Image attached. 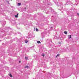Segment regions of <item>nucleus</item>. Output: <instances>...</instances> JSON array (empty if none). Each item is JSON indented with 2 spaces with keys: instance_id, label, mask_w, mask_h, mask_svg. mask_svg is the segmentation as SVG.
<instances>
[{
  "instance_id": "nucleus-1",
  "label": "nucleus",
  "mask_w": 79,
  "mask_h": 79,
  "mask_svg": "<svg viewBox=\"0 0 79 79\" xmlns=\"http://www.w3.org/2000/svg\"><path fill=\"white\" fill-rule=\"evenodd\" d=\"M50 27L51 28H53V27H54V26H53V25H52V24H51L50 25Z\"/></svg>"
},
{
  "instance_id": "nucleus-2",
  "label": "nucleus",
  "mask_w": 79,
  "mask_h": 79,
  "mask_svg": "<svg viewBox=\"0 0 79 79\" xmlns=\"http://www.w3.org/2000/svg\"><path fill=\"white\" fill-rule=\"evenodd\" d=\"M55 3L56 4V5H57V6H59L60 5H59L60 4V3H58V2H56Z\"/></svg>"
},
{
  "instance_id": "nucleus-3",
  "label": "nucleus",
  "mask_w": 79,
  "mask_h": 79,
  "mask_svg": "<svg viewBox=\"0 0 79 79\" xmlns=\"http://www.w3.org/2000/svg\"><path fill=\"white\" fill-rule=\"evenodd\" d=\"M21 5V4L20 3H18L17 5L18 6H20Z\"/></svg>"
},
{
  "instance_id": "nucleus-4",
  "label": "nucleus",
  "mask_w": 79,
  "mask_h": 79,
  "mask_svg": "<svg viewBox=\"0 0 79 79\" xmlns=\"http://www.w3.org/2000/svg\"><path fill=\"white\" fill-rule=\"evenodd\" d=\"M15 18H18V14H17L16 15H15Z\"/></svg>"
},
{
  "instance_id": "nucleus-5",
  "label": "nucleus",
  "mask_w": 79,
  "mask_h": 79,
  "mask_svg": "<svg viewBox=\"0 0 79 79\" xmlns=\"http://www.w3.org/2000/svg\"><path fill=\"white\" fill-rule=\"evenodd\" d=\"M68 38L69 39H71V35H69L68 36Z\"/></svg>"
},
{
  "instance_id": "nucleus-6",
  "label": "nucleus",
  "mask_w": 79,
  "mask_h": 79,
  "mask_svg": "<svg viewBox=\"0 0 79 79\" xmlns=\"http://www.w3.org/2000/svg\"><path fill=\"white\" fill-rule=\"evenodd\" d=\"M28 68L29 66H26L25 67V68H27V69Z\"/></svg>"
},
{
  "instance_id": "nucleus-7",
  "label": "nucleus",
  "mask_w": 79,
  "mask_h": 79,
  "mask_svg": "<svg viewBox=\"0 0 79 79\" xmlns=\"http://www.w3.org/2000/svg\"><path fill=\"white\" fill-rule=\"evenodd\" d=\"M9 76L10 77H13V76H12V75H11V73L10 74Z\"/></svg>"
},
{
  "instance_id": "nucleus-8",
  "label": "nucleus",
  "mask_w": 79,
  "mask_h": 79,
  "mask_svg": "<svg viewBox=\"0 0 79 79\" xmlns=\"http://www.w3.org/2000/svg\"><path fill=\"white\" fill-rule=\"evenodd\" d=\"M4 24L3 25H2V26H5V24H6V22H5H5H4Z\"/></svg>"
},
{
  "instance_id": "nucleus-9",
  "label": "nucleus",
  "mask_w": 79,
  "mask_h": 79,
  "mask_svg": "<svg viewBox=\"0 0 79 79\" xmlns=\"http://www.w3.org/2000/svg\"><path fill=\"white\" fill-rule=\"evenodd\" d=\"M37 43H38V44H40V42L39 41H37Z\"/></svg>"
},
{
  "instance_id": "nucleus-10",
  "label": "nucleus",
  "mask_w": 79,
  "mask_h": 79,
  "mask_svg": "<svg viewBox=\"0 0 79 79\" xmlns=\"http://www.w3.org/2000/svg\"><path fill=\"white\" fill-rule=\"evenodd\" d=\"M5 29H9V27H6Z\"/></svg>"
},
{
  "instance_id": "nucleus-11",
  "label": "nucleus",
  "mask_w": 79,
  "mask_h": 79,
  "mask_svg": "<svg viewBox=\"0 0 79 79\" xmlns=\"http://www.w3.org/2000/svg\"><path fill=\"white\" fill-rule=\"evenodd\" d=\"M60 55L59 54H58L56 56V58H57V56H59Z\"/></svg>"
},
{
  "instance_id": "nucleus-12",
  "label": "nucleus",
  "mask_w": 79,
  "mask_h": 79,
  "mask_svg": "<svg viewBox=\"0 0 79 79\" xmlns=\"http://www.w3.org/2000/svg\"><path fill=\"white\" fill-rule=\"evenodd\" d=\"M25 59L26 60H28V57H25Z\"/></svg>"
},
{
  "instance_id": "nucleus-13",
  "label": "nucleus",
  "mask_w": 79,
  "mask_h": 79,
  "mask_svg": "<svg viewBox=\"0 0 79 79\" xmlns=\"http://www.w3.org/2000/svg\"><path fill=\"white\" fill-rule=\"evenodd\" d=\"M64 33L65 34H68V32L67 31H64Z\"/></svg>"
},
{
  "instance_id": "nucleus-14",
  "label": "nucleus",
  "mask_w": 79,
  "mask_h": 79,
  "mask_svg": "<svg viewBox=\"0 0 79 79\" xmlns=\"http://www.w3.org/2000/svg\"><path fill=\"white\" fill-rule=\"evenodd\" d=\"M42 56H45V54L44 53L42 54Z\"/></svg>"
},
{
  "instance_id": "nucleus-15",
  "label": "nucleus",
  "mask_w": 79,
  "mask_h": 79,
  "mask_svg": "<svg viewBox=\"0 0 79 79\" xmlns=\"http://www.w3.org/2000/svg\"><path fill=\"white\" fill-rule=\"evenodd\" d=\"M36 31H39V30H38V29H37V28H36Z\"/></svg>"
},
{
  "instance_id": "nucleus-16",
  "label": "nucleus",
  "mask_w": 79,
  "mask_h": 79,
  "mask_svg": "<svg viewBox=\"0 0 79 79\" xmlns=\"http://www.w3.org/2000/svg\"><path fill=\"white\" fill-rule=\"evenodd\" d=\"M27 42H28V41H25V43H26V44H27Z\"/></svg>"
},
{
  "instance_id": "nucleus-17",
  "label": "nucleus",
  "mask_w": 79,
  "mask_h": 79,
  "mask_svg": "<svg viewBox=\"0 0 79 79\" xmlns=\"http://www.w3.org/2000/svg\"><path fill=\"white\" fill-rule=\"evenodd\" d=\"M42 34H44V32L42 33Z\"/></svg>"
},
{
  "instance_id": "nucleus-18",
  "label": "nucleus",
  "mask_w": 79,
  "mask_h": 79,
  "mask_svg": "<svg viewBox=\"0 0 79 79\" xmlns=\"http://www.w3.org/2000/svg\"><path fill=\"white\" fill-rule=\"evenodd\" d=\"M77 15H78V16H79V14L78 13H77Z\"/></svg>"
},
{
  "instance_id": "nucleus-19",
  "label": "nucleus",
  "mask_w": 79,
  "mask_h": 79,
  "mask_svg": "<svg viewBox=\"0 0 79 79\" xmlns=\"http://www.w3.org/2000/svg\"><path fill=\"white\" fill-rule=\"evenodd\" d=\"M19 62L20 63V61H19Z\"/></svg>"
}]
</instances>
